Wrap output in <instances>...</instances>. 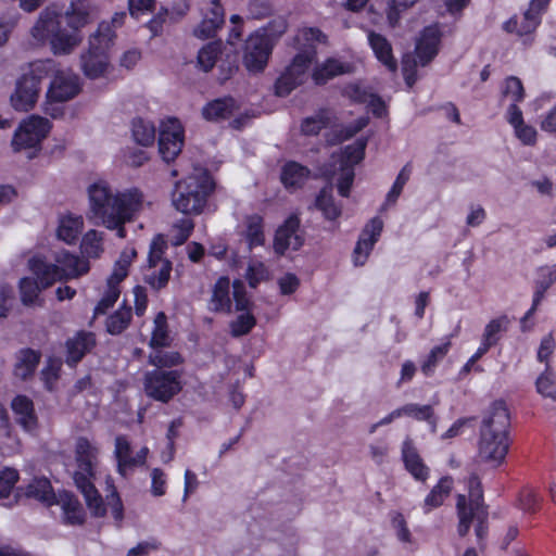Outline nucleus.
I'll return each mask as SVG.
<instances>
[{
  "mask_svg": "<svg viewBox=\"0 0 556 556\" xmlns=\"http://www.w3.org/2000/svg\"><path fill=\"white\" fill-rule=\"evenodd\" d=\"M417 0H388L387 20L391 27L399 24L401 14L413 7Z\"/></svg>",
  "mask_w": 556,
  "mask_h": 556,
  "instance_id": "51",
  "label": "nucleus"
},
{
  "mask_svg": "<svg viewBox=\"0 0 556 556\" xmlns=\"http://www.w3.org/2000/svg\"><path fill=\"white\" fill-rule=\"evenodd\" d=\"M366 140L358 139L353 144L345 147L340 153L331 155V162L323 169L327 179L338 177V191L342 197H348L354 180V165L364 159Z\"/></svg>",
  "mask_w": 556,
  "mask_h": 556,
  "instance_id": "8",
  "label": "nucleus"
},
{
  "mask_svg": "<svg viewBox=\"0 0 556 556\" xmlns=\"http://www.w3.org/2000/svg\"><path fill=\"white\" fill-rule=\"evenodd\" d=\"M402 457L406 469L416 480L425 481L428 478L429 469L418 455L413 441L408 438L403 442Z\"/></svg>",
  "mask_w": 556,
  "mask_h": 556,
  "instance_id": "28",
  "label": "nucleus"
},
{
  "mask_svg": "<svg viewBox=\"0 0 556 556\" xmlns=\"http://www.w3.org/2000/svg\"><path fill=\"white\" fill-rule=\"evenodd\" d=\"M506 119L514 128L515 136L526 146H533L536 141V129L526 124L522 112L516 104H509L506 111Z\"/></svg>",
  "mask_w": 556,
  "mask_h": 556,
  "instance_id": "26",
  "label": "nucleus"
},
{
  "mask_svg": "<svg viewBox=\"0 0 556 556\" xmlns=\"http://www.w3.org/2000/svg\"><path fill=\"white\" fill-rule=\"evenodd\" d=\"M181 362V356L177 352H166L156 350L150 355V363L156 367H172Z\"/></svg>",
  "mask_w": 556,
  "mask_h": 556,
  "instance_id": "58",
  "label": "nucleus"
},
{
  "mask_svg": "<svg viewBox=\"0 0 556 556\" xmlns=\"http://www.w3.org/2000/svg\"><path fill=\"white\" fill-rule=\"evenodd\" d=\"M36 258L33 256L28 260V268L33 277H24L18 282L20 298L23 305L28 307H42L45 299L41 292L51 286L43 283V277L35 270Z\"/></svg>",
  "mask_w": 556,
  "mask_h": 556,
  "instance_id": "17",
  "label": "nucleus"
},
{
  "mask_svg": "<svg viewBox=\"0 0 556 556\" xmlns=\"http://www.w3.org/2000/svg\"><path fill=\"white\" fill-rule=\"evenodd\" d=\"M194 224L190 218H181L177 222L172 229V242L175 245H180L190 237Z\"/></svg>",
  "mask_w": 556,
  "mask_h": 556,
  "instance_id": "54",
  "label": "nucleus"
},
{
  "mask_svg": "<svg viewBox=\"0 0 556 556\" xmlns=\"http://www.w3.org/2000/svg\"><path fill=\"white\" fill-rule=\"evenodd\" d=\"M62 510L64 522L71 526H78L85 521V511L79 501L72 494L64 493L59 501Z\"/></svg>",
  "mask_w": 556,
  "mask_h": 556,
  "instance_id": "33",
  "label": "nucleus"
},
{
  "mask_svg": "<svg viewBox=\"0 0 556 556\" xmlns=\"http://www.w3.org/2000/svg\"><path fill=\"white\" fill-rule=\"evenodd\" d=\"M213 187V181L205 172L190 175L175 184L172 204L182 214H201Z\"/></svg>",
  "mask_w": 556,
  "mask_h": 556,
  "instance_id": "5",
  "label": "nucleus"
},
{
  "mask_svg": "<svg viewBox=\"0 0 556 556\" xmlns=\"http://www.w3.org/2000/svg\"><path fill=\"white\" fill-rule=\"evenodd\" d=\"M45 76L41 64H33L30 70L17 80L15 91L10 101L14 110L27 112L31 110L39 97L41 81Z\"/></svg>",
  "mask_w": 556,
  "mask_h": 556,
  "instance_id": "10",
  "label": "nucleus"
},
{
  "mask_svg": "<svg viewBox=\"0 0 556 556\" xmlns=\"http://www.w3.org/2000/svg\"><path fill=\"white\" fill-rule=\"evenodd\" d=\"M287 28V21L282 17H279L271 21L267 26L258 29L257 31L265 34L267 37L273 39L274 47L277 40L286 33Z\"/></svg>",
  "mask_w": 556,
  "mask_h": 556,
  "instance_id": "61",
  "label": "nucleus"
},
{
  "mask_svg": "<svg viewBox=\"0 0 556 556\" xmlns=\"http://www.w3.org/2000/svg\"><path fill=\"white\" fill-rule=\"evenodd\" d=\"M93 10L67 8L64 17L71 30L62 27L61 13L54 7H47L39 14L30 29L29 46L33 48L50 45L55 55L72 53L83 41L79 30L91 22Z\"/></svg>",
  "mask_w": 556,
  "mask_h": 556,
  "instance_id": "2",
  "label": "nucleus"
},
{
  "mask_svg": "<svg viewBox=\"0 0 556 556\" xmlns=\"http://www.w3.org/2000/svg\"><path fill=\"white\" fill-rule=\"evenodd\" d=\"M410 176V167L408 164H406L401 172L399 173L392 188L387 194L386 203L387 204H394L402 193V190L405 186V184L408 181Z\"/></svg>",
  "mask_w": 556,
  "mask_h": 556,
  "instance_id": "55",
  "label": "nucleus"
},
{
  "mask_svg": "<svg viewBox=\"0 0 556 556\" xmlns=\"http://www.w3.org/2000/svg\"><path fill=\"white\" fill-rule=\"evenodd\" d=\"M35 270L43 277L46 286H53L56 281H67L86 275L90 267L89 262L61 250L54 253L53 261L49 262L43 256L35 255Z\"/></svg>",
  "mask_w": 556,
  "mask_h": 556,
  "instance_id": "6",
  "label": "nucleus"
},
{
  "mask_svg": "<svg viewBox=\"0 0 556 556\" xmlns=\"http://www.w3.org/2000/svg\"><path fill=\"white\" fill-rule=\"evenodd\" d=\"M88 195V220L96 226L116 230L119 238H125L124 226L131 222L141 208L142 193L136 188L124 191L113 190L106 181L100 180L89 186Z\"/></svg>",
  "mask_w": 556,
  "mask_h": 556,
  "instance_id": "1",
  "label": "nucleus"
},
{
  "mask_svg": "<svg viewBox=\"0 0 556 556\" xmlns=\"http://www.w3.org/2000/svg\"><path fill=\"white\" fill-rule=\"evenodd\" d=\"M219 53V45L215 42L207 43L198 53V65L204 72H208L215 65Z\"/></svg>",
  "mask_w": 556,
  "mask_h": 556,
  "instance_id": "50",
  "label": "nucleus"
},
{
  "mask_svg": "<svg viewBox=\"0 0 556 556\" xmlns=\"http://www.w3.org/2000/svg\"><path fill=\"white\" fill-rule=\"evenodd\" d=\"M298 42L302 46L300 49H314L316 43H326L327 36L315 27H304L299 30L296 36Z\"/></svg>",
  "mask_w": 556,
  "mask_h": 556,
  "instance_id": "44",
  "label": "nucleus"
},
{
  "mask_svg": "<svg viewBox=\"0 0 556 556\" xmlns=\"http://www.w3.org/2000/svg\"><path fill=\"white\" fill-rule=\"evenodd\" d=\"M41 354L33 349H22L16 352L13 365V375L21 381L31 379L40 363Z\"/></svg>",
  "mask_w": 556,
  "mask_h": 556,
  "instance_id": "24",
  "label": "nucleus"
},
{
  "mask_svg": "<svg viewBox=\"0 0 556 556\" xmlns=\"http://www.w3.org/2000/svg\"><path fill=\"white\" fill-rule=\"evenodd\" d=\"M308 176L309 169L296 162H288L281 170V181L288 189L302 187Z\"/></svg>",
  "mask_w": 556,
  "mask_h": 556,
  "instance_id": "34",
  "label": "nucleus"
},
{
  "mask_svg": "<svg viewBox=\"0 0 556 556\" xmlns=\"http://www.w3.org/2000/svg\"><path fill=\"white\" fill-rule=\"evenodd\" d=\"M84 226L81 217L66 216L63 217L58 227V238L68 244L76 241Z\"/></svg>",
  "mask_w": 556,
  "mask_h": 556,
  "instance_id": "38",
  "label": "nucleus"
},
{
  "mask_svg": "<svg viewBox=\"0 0 556 556\" xmlns=\"http://www.w3.org/2000/svg\"><path fill=\"white\" fill-rule=\"evenodd\" d=\"M331 123V116L328 111H320L316 115L306 117L302 123V131L305 135H317L323 128Z\"/></svg>",
  "mask_w": 556,
  "mask_h": 556,
  "instance_id": "49",
  "label": "nucleus"
},
{
  "mask_svg": "<svg viewBox=\"0 0 556 556\" xmlns=\"http://www.w3.org/2000/svg\"><path fill=\"white\" fill-rule=\"evenodd\" d=\"M184 146V128L176 118H168L160 126L159 151L165 162L174 161Z\"/></svg>",
  "mask_w": 556,
  "mask_h": 556,
  "instance_id": "16",
  "label": "nucleus"
},
{
  "mask_svg": "<svg viewBox=\"0 0 556 556\" xmlns=\"http://www.w3.org/2000/svg\"><path fill=\"white\" fill-rule=\"evenodd\" d=\"M132 137L137 143L148 147L154 142L155 127L151 122L136 118L132 122Z\"/></svg>",
  "mask_w": 556,
  "mask_h": 556,
  "instance_id": "41",
  "label": "nucleus"
},
{
  "mask_svg": "<svg viewBox=\"0 0 556 556\" xmlns=\"http://www.w3.org/2000/svg\"><path fill=\"white\" fill-rule=\"evenodd\" d=\"M230 281L226 277H220L214 285L212 298L210 300V309L214 312L229 313L231 309V299L229 295Z\"/></svg>",
  "mask_w": 556,
  "mask_h": 556,
  "instance_id": "31",
  "label": "nucleus"
},
{
  "mask_svg": "<svg viewBox=\"0 0 556 556\" xmlns=\"http://www.w3.org/2000/svg\"><path fill=\"white\" fill-rule=\"evenodd\" d=\"M103 233L91 229L85 233L81 240V251L88 257H98L102 252Z\"/></svg>",
  "mask_w": 556,
  "mask_h": 556,
  "instance_id": "47",
  "label": "nucleus"
},
{
  "mask_svg": "<svg viewBox=\"0 0 556 556\" xmlns=\"http://www.w3.org/2000/svg\"><path fill=\"white\" fill-rule=\"evenodd\" d=\"M167 477L166 473L160 469L154 468L151 471V493L154 496H162L166 493Z\"/></svg>",
  "mask_w": 556,
  "mask_h": 556,
  "instance_id": "63",
  "label": "nucleus"
},
{
  "mask_svg": "<svg viewBox=\"0 0 556 556\" xmlns=\"http://www.w3.org/2000/svg\"><path fill=\"white\" fill-rule=\"evenodd\" d=\"M168 342L167 318L163 312H160L154 318V329L150 345L152 348L166 346Z\"/></svg>",
  "mask_w": 556,
  "mask_h": 556,
  "instance_id": "48",
  "label": "nucleus"
},
{
  "mask_svg": "<svg viewBox=\"0 0 556 556\" xmlns=\"http://www.w3.org/2000/svg\"><path fill=\"white\" fill-rule=\"evenodd\" d=\"M96 346V337L89 331H78L66 341V364L76 366Z\"/></svg>",
  "mask_w": 556,
  "mask_h": 556,
  "instance_id": "22",
  "label": "nucleus"
},
{
  "mask_svg": "<svg viewBox=\"0 0 556 556\" xmlns=\"http://www.w3.org/2000/svg\"><path fill=\"white\" fill-rule=\"evenodd\" d=\"M79 77L71 71H59L48 89L47 98L50 101L66 102L80 92Z\"/></svg>",
  "mask_w": 556,
  "mask_h": 556,
  "instance_id": "19",
  "label": "nucleus"
},
{
  "mask_svg": "<svg viewBox=\"0 0 556 556\" xmlns=\"http://www.w3.org/2000/svg\"><path fill=\"white\" fill-rule=\"evenodd\" d=\"M114 455L117 460V471L121 476L126 477L128 469L134 468L131 456V446L126 437L118 435L115 439Z\"/></svg>",
  "mask_w": 556,
  "mask_h": 556,
  "instance_id": "37",
  "label": "nucleus"
},
{
  "mask_svg": "<svg viewBox=\"0 0 556 556\" xmlns=\"http://www.w3.org/2000/svg\"><path fill=\"white\" fill-rule=\"evenodd\" d=\"M273 39L255 31L247 39L243 50V64L251 73H261L267 65L273 51Z\"/></svg>",
  "mask_w": 556,
  "mask_h": 556,
  "instance_id": "14",
  "label": "nucleus"
},
{
  "mask_svg": "<svg viewBox=\"0 0 556 556\" xmlns=\"http://www.w3.org/2000/svg\"><path fill=\"white\" fill-rule=\"evenodd\" d=\"M224 22L225 13L219 0H211V9L194 28L193 34L200 39L211 38L223 26Z\"/></svg>",
  "mask_w": 556,
  "mask_h": 556,
  "instance_id": "25",
  "label": "nucleus"
},
{
  "mask_svg": "<svg viewBox=\"0 0 556 556\" xmlns=\"http://www.w3.org/2000/svg\"><path fill=\"white\" fill-rule=\"evenodd\" d=\"M450 346L451 342L446 341L444 344L434 346L430 351L427 361L421 366V370L425 375H430L433 371V368L437 366L438 362L447 354Z\"/></svg>",
  "mask_w": 556,
  "mask_h": 556,
  "instance_id": "56",
  "label": "nucleus"
},
{
  "mask_svg": "<svg viewBox=\"0 0 556 556\" xmlns=\"http://www.w3.org/2000/svg\"><path fill=\"white\" fill-rule=\"evenodd\" d=\"M502 93L513 101L511 104L517 105V103L521 102L525 98V88L521 80L515 76L506 78Z\"/></svg>",
  "mask_w": 556,
  "mask_h": 556,
  "instance_id": "52",
  "label": "nucleus"
},
{
  "mask_svg": "<svg viewBox=\"0 0 556 556\" xmlns=\"http://www.w3.org/2000/svg\"><path fill=\"white\" fill-rule=\"evenodd\" d=\"M367 125L366 118H358L356 122L346 125L341 126L337 135V142H341L343 140H348L352 138L354 135H356L358 131H361L365 126Z\"/></svg>",
  "mask_w": 556,
  "mask_h": 556,
  "instance_id": "64",
  "label": "nucleus"
},
{
  "mask_svg": "<svg viewBox=\"0 0 556 556\" xmlns=\"http://www.w3.org/2000/svg\"><path fill=\"white\" fill-rule=\"evenodd\" d=\"M303 243L304 236L300 227V219L292 215L276 230L274 250L277 254L283 255L289 249L299 250Z\"/></svg>",
  "mask_w": 556,
  "mask_h": 556,
  "instance_id": "18",
  "label": "nucleus"
},
{
  "mask_svg": "<svg viewBox=\"0 0 556 556\" xmlns=\"http://www.w3.org/2000/svg\"><path fill=\"white\" fill-rule=\"evenodd\" d=\"M167 242L163 236L153 238L148 255V263L143 268V281L155 291H160L168 285L173 271V263L165 255Z\"/></svg>",
  "mask_w": 556,
  "mask_h": 556,
  "instance_id": "9",
  "label": "nucleus"
},
{
  "mask_svg": "<svg viewBox=\"0 0 556 556\" xmlns=\"http://www.w3.org/2000/svg\"><path fill=\"white\" fill-rule=\"evenodd\" d=\"M391 525L395 531L396 538L402 543H413L412 533L407 527L404 516L401 513H393Z\"/></svg>",
  "mask_w": 556,
  "mask_h": 556,
  "instance_id": "59",
  "label": "nucleus"
},
{
  "mask_svg": "<svg viewBox=\"0 0 556 556\" xmlns=\"http://www.w3.org/2000/svg\"><path fill=\"white\" fill-rule=\"evenodd\" d=\"M453 480L450 477H443L435 484L430 493L426 496L422 508L426 514L432 509L440 507L446 497L451 494Z\"/></svg>",
  "mask_w": 556,
  "mask_h": 556,
  "instance_id": "32",
  "label": "nucleus"
},
{
  "mask_svg": "<svg viewBox=\"0 0 556 556\" xmlns=\"http://www.w3.org/2000/svg\"><path fill=\"white\" fill-rule=\"evenodd\" d=\"M130 319L131 308L124 306L108 318L106 330L111 334H119L128 327Z\"/></svg>",
  "mask_w": 556,
  "mask_h": 556,
  "instance_id": "45",
  "label": "nucleus"
},
{
  "mask_svg": "<svg viewBox=\"0 0 556 556\" xmlns=\"http://www.w3.org/2000/svg\"><path fill=\"white\" fill-rule=\"evenodd\" d=\"M382 228L383 222L379 217H374L366 224L353 252L355 265L365 264L381 235Z\"/></svg>",
  "mask_w": 556,
  "mask_h": 556,
  "instance_id": "20",
  "label": "nucleus"
},
{
  "mask_svg": "<svg viewBox=\"0 0 556 556\" xmlns=\"http://www.w3.org/2000/svg\"><path fill=\"white\" fill-rule=\"evenodd\" d=\"M245 236L250 249L264 243L263 218L260 215H252L247 218Z\"/></svg>",
  "mask_w": 556,
  "mask_h": 556,
  "instance_id": "43",
  "label": "nucleus"
},
{
  "mask_svg": "<svg viewBox=\"0 0 556 556\" xmlns=\"http://www.w3.org/2000/svg\"><path fill=\"white\" fill-rule=\"evenodd\" d=\"M456 508L459 518L457 531L460 536H465L468 533L473 519L488 518L481 488L469 491L468 503L465 495H458Z\"/></svg>",
  "mask_w": 556,
  "mask_h": 556,
  "instance_id": "15",
  "label": "nucleus"
},
{
  "mask_svg": "<svg viewBox=\"0 0 556 556\" xmlns=\"http://www.w3.org/2000/svg\"><path fill=\"white\" fill-rule=\"evenodd\" d=\"M509 325L510 319L507 315H502L497 318L490 320L484 328L482 343H484L489 348L495 345L501 339L500 334L502 332H506L508 330Z\"/></svg>",
  "mask_w": 556,
  "mask_h": 556,
  "instance_id": "39",
  "label": "nucleus"
},
{
  "mask_svg": "<svg viewBox=\"0 0 556 556\" xmlns=\"http://www.w3.org/2000/svg\"><path fill=\"white\" fill-rule=\"evenodd\" d=\"M255 326V318L250 313L241 314L231 323V333L233 337H240L249 333Z\"/></svg>",
  "mask_w": 556,
  "mask_h": 556,
  "instance_id": "60",
  "label": "nucleus"
},
{
  "mask_svg": "<svg viewBox=\"0 0 556 556\" xmlns=\"http://www.w3.org/2000/svg\"><path fill=\"white\" fill-rule=\"evenodd\" d=\"M542 9L530 2L529 9L523 13L521 18L513 17L504 24V28L508 33H516L519 36L531 34L535 30L540 23V14Z\"/></svg>",
  "mask_w": 556,
  "mask_h": 556,
  "instance_id": "27",
  "label": "nucleus"
},
{
  "mask_svg": "<svg viewBox=\"0 0 556 556\" xmlns=\"http://www.w3.org/2000/svg\"><path fill=\"white\" fill-rule=\"evenodd\" d=\"M509 428L510 415L505 402H493L484 413L479 430L480 462L491 467L504 463L510 445Z\"/></svg>",
  "mask_w": 556,
  "mask_h": 556,
  "instance_id": "4",
  "label": "nucleus"
},
{
  "mask_svg": "<svg viewBox=\"0 0 556 556\" xmlns=\"http://www.w3.org/2000/svg\"><path fill=\"white\" fill-rule=\"evenodd\" d=\"M114 33L109 23H100L88 40V50L80 55V67L90 79L103 77L110 66L108 50L113 45Z\"/></svg>",
  "mask_w": 556,
  "mask_h": 556,
  "instance_id": "7",
  "label": "nucleus"
},
{
  "mask_svg": "<svg viewBox=\"0 0 556 556\" xmlns=\"http://www.w3.org/2000/svg\"><path fill=\"white\" fill-rule=\"evenodd\" d=\"M350 71V64L342 63L337 59H328L326 62L314 70L313 78L316 84L321 85L327 80L338 75L349 73Z\"/></svg>",
  "mask_w": 556,
  "mask_h": 556,
  "instance_id": "35",
  "label": "nucleus"
},
{
  "mask_svg": "<svg viewBox=\"0 0 556 556\" xmlns=\"http://www.w3.org/2000/svg\"><path fill=\"white\" fill-rule=\"evenodd\" d=\"M17 480L18 473L15 469L4 468L0 470V501L4 506H10L13 503L11 495Z\"/></svg>",
  "mask_w": 556,
  "mask_h": 556,
  "instance_id": "42",
  "label": "nucleus"
},
{
  "mask_svg": "<svg viewBox=\"0 0 556 556\" xmlns=\"http://www.w3.org/2000/svg\"><path fill=\"white\" fill-rule=\"evenodd\" d=\"M315 206L321 211L325 218L329 220L337 219L342 212V206L334 202L331 185L320 190L316 198Z\"/></svg>",
  "mask_w": 556,
  "mask_h": 556,
  "instance_id": "36",
  "label": "nucleus"
},
{
  "mask_svg": "<svg viewBox=\"0 0 556 556\" xmlns=\"http://www.w3.org/2000/svg\"><path fill=\"white\" fill-rule=\"evenodd\" d=\"M98 457V446L84 437L78 438L75 443L76 469L73 479L93 516L103 517L106 508H110L113 518L119 526L124 518V507L115 488L111 486V493L106 495L104 504L92 482L99 463Z\"/></svg>",
  "mask_w": 556,
  "mask_h": 556,
  "instance_id": "3",
  "label": "nucleus"
},
{
  "mask_svg": "<svg viewBox=\"0 0 556 556\" xmlns=\"http://www.w3.org/2000/svg\"><path fill=\"white\" fill-rule=\"evenodd\" d=\"M143 389L149 397L166 403L181 390L180 375L177 370L149 371L144 376Z\"/></svg>",
  "mask_w": 556,
  "mask_h": 556,
  "instance_id": "12",
  "label": "nucleus"
},
{
  "mask_svg": "<svg viewBox=\"0 0 556 556\" xmlns=\"http://www.w3.org/2000/svg\"><path fill=\"white\" fill-rule=\"evenodd\" d=\"M441 33L438 26H428L421 33L416 45V56L418 63L422 66L427 65L439 52Z\"/></svg>",
  "mask_w": 556,
  "mask_h": 556,
  "instance_id": "23",
  "label": "nucleus"
},
{
  "mask_svg": "<svg viewBox=\"0 0 556 556\" xmlns=\"http://www.w3.org/2000/svg\"><path fill=\"white\" fill-rule=\"evenodd\" d=\"M236 111L235 100L232 98H223L208 102L202 109V115L206 121L219 122L231 117Z\"/></svg>",
  "mask_w": 556,
  "mask_h": 556,
  "instance_id": "29",
  "label": "nucleus"
},
{
  "mask_svg": "<svg viewBox=\"0 0 556 556\" xmlns=\"http://www.w3.org/2000/svg\"><path fill=\"white\" fill-rule=\"evenodd\" d=\"M271 12L269 0H249L248 13L249 16L255 20H261L268 16Z\"/></svg>",
  "mask_w": 556,
  "mask_h": 556,
  "instance_id": "62",
  "label": "nucleus"
},
{
  "mask_svg": "<svg viewBox=\"0 0 556 556\" xmlns=\"http://www.w3.org/2000/svg\"><path fill=\"white\" fill-rule=\"evenodd\" d=\"M10 407L15 422L25 431L33 432L38 428V415L30 397L18 394L12 399Z\"/></svg>",
  "mask_w": 556,
  "mask_h": 556,
  "instance_id": "21",
  "label": "nucleus"
},
{
  "mask_svg": "<svg viewBox=\"0 0 556 556\" xmlns=\"http://www.w3.org/2000/svg\"><path fill=\"white\" fill-rule=\"evenodd\" d=\"M402 416H412L417 420H427L435 432L437 421L433 419V410L430 405L407 404L400 407Z\"/></svg>",
  "mask_w": 556,
  "mask_h": 556,
  "instance_id": "46",
  "label": "nucleus"
},
{
  "mask_svg": "<svg viewBox=\"0 0 556 556\" xmlns=\"http://www.w3.org/2000/svg\"><path fill=\"white\" fill-rule=\"evenodd\" d=\"M25 494L27 497L35 498L49 505L52 504L54 500L51 483L47 478H35L26 486Z\"/></svg>",
  "mask_w": 556,
  "mask_h": 556,
  "instance_id": "40",
  "label": "nucleus"
},
{
  "mask_svg": "<svg viewBox=\"0 0 556 556\" xmlns=\"http://www.w3.org/2000/svg\"><path fill=\"white\" fill-rule=\"evenodd\" d=\"M51 129L50 122L39 115L24 119L15 130L12 147L15 151L36 148L47 137Z\"/></svg>",
  "mask_w": 556,
  "mask_h": 556,
  "instance_id": "13",
  "label": "nucleus"
},
{
  "mask_svg": "<svg viewBox=\"0 0 556 556\" xmlns=\"http://www.w3.org/2000/svg\"><path fill=\"white\" fill-rule=\"evenodd\" d=\"M119 288L117 283L110 282L108 280V290L105 291L103 298L100 300L98 305L94 308V317L99 315L105 314V312L114 305L119 296Z\"/></svg>",
  "mask_w": 556,
  "mask_h": 556,
  "instance_id": "53",
  "label": "nucleus"
},
{
  "mask_svg": "<svg viewBox=\"0 0 556 556\" xmlns=\"http://www.w3.org/2000/svg\"><path fill=\"white\" fill-rule=\"evenodd\" d=\"M369 45L377 56V59L383 63L390 71L396 70V61L392 54L391 43L386 37L375 31L368 34Z\"/></svg>",
  "mask_w": 556,
  "mask_h": 556,
  "instance_id": "30",
  "label": "nucleus"
},
{
  "mask_svg": "<svg viewBox=\"0 0 556 556\" xmlns=\"http://www.w3.org/2000/svg\"><path fill=\"white\" fill-rule=\"evenodd\" d=\"M315 59L316 51L314 49H300L290 65L277 79L275 85L276 94L286 97L298 86L302 85Z\"/></svg>",
  "mask_w": 556,
  "mask_h": 556,
  "instance_id": "11",
  "label": "nucleus"
},
{
  "mask_svg": "<svg viewBox=\"0 0 556 556\" xmlns=\"http://www.w3.org/2000/svg\"><path fill=\"white\" fill-rule=\"evenodd\" d=\"M269 273L260 261H251L247 269V279L250 287L255 288L261 281L268 279Z\"/></svg>",
  "mask_w": 556,
  "mask_h": 556,
  "instance_id": "57",
  "label": "nucleus"
}]
</instances>
